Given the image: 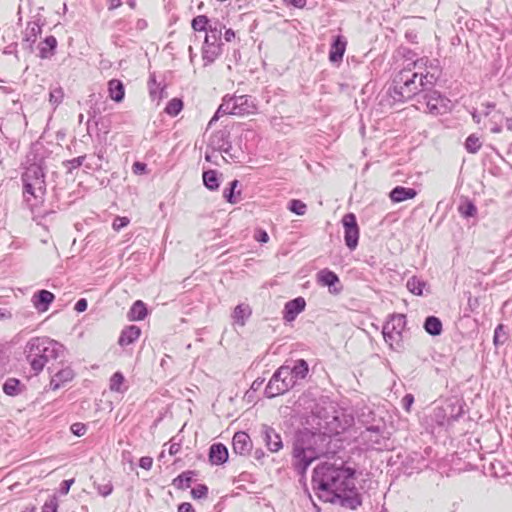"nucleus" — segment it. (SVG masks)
Segmentation results:
<instances>
[{
    "label": "nucleus",
    "instance_id": "obj_1",
    "mask_svg": "<svg viewBox=\"0 0 512 512\" xmlns=\"http://www.w3.org/2000/svg\"><path fill=\"white\" fill-rule=\"evenodd\" d=\"M438 67L430 65L429 69L425 68V73L412 71L410 68H403L399 71L390 87V95L395 101H405L415 95H423L437 81L439 74Z\"/></svg>",
    "mask_w": 512,
    "mask_h": 512
},
{
    "label": "nucleus",
    "instance_id": "obj_2",
    "mask_svg": "<svg viewBox=\"0 0 512 512\" xmlns=\"http://www.w3.org/2000/svg\"><path fill=\"white\" fill-rule=\"evenodd\" d=\"M354 473L350 469L336 467L330 463H322L314 469L312 484L319 491V497L325 501L332 500L334 495L350 490L353 486Z\"/></svg>",
    "mask_w": 512,
    "mask_h": 512
},
{
    "label": "nucleus",
    "instance_id": "obj_3",
    "mask_svg": "<svg viewBox=\"0 0 512 512\" xmlns=\"http://www.w3.org/2000/svg\"><path fill=\"white\" fill-rule=\"evenodd\" d=\"M65 350L63 344L48 337L31 338L25 347L26 359L35 375L46 365L63 364Z\"/></svg>",
    "mask_w": 512,
    "mask_h": 512
},
{
    "label": "nucleus",
    "instance_id": "obj_4",
    "mask_svg": "<svg viewBox=\"0 0 512 512\" xmlns=\"http://www.w3.org/2000/svg\"><path fill=\"white\" fill-rule=\"evenodd\" d=\"M326 439L325 435L310 431L297 435L293 444V465L299 474H304L315 459L327 454L324 449Z\"/></svg>",
    "mask_w": 512,
    "mask_h": 512
},
{
    "label": "nucleus",
    "instance_id": "obj_5",
    "mask_svg": "<svg viewBox=\"0 0 512 512\" xmlns=\"http://www.w3.org/2000/svg\"><path fill=\"white\" fill-rule=\"evenodd\" d=\"M23 185V198L26 204L33 209L44 202L46 194V181L44 168L40 163H31L21 175Z\"/></svg>",
    "mask_w": 512,
    "mask_h": 512
},
{
    "label": "nucleus",
    "instance_id": "obj_6",
    "mask_svg": "<svg viewBox=\"0 0 512 512\" xmlns=\"http://www.w3.org/2000/svg\"><path fill=\"white\" fill-rule=\"evenodd\" d=\"M257 110L255 99L249 95H226L218 107L215 115L210 121H216L220 115L231 114L236 116H245L254 114Z\"/></svg>",
    "mask_w": 512,
    "mask_h": 512
},
{
    "label": "nucleus",
    "instance_id": "obj_7",
    "mask_svg": "<svg viewBox=\"0 0 512 512\" xmlns=\"http://www.w3.org/2000/svg\"><path fill=\"white\" fill-rule=\"evenodd\" d=\"M406 326L404 314H393L383 326L382 334L385 342L395 351L403 348V331Z\"/></svg>",
    "mask_w": 512,
    "mask_h": 512
},
{
    "label": "nucleus",
    "instance_id": "obj_8",
    "mask_svg": "<svg viewBox=\"0 0 512 512\" xmlns=\"http://www.w3.org/2000/svg\"><path fill=\"white\" fill-rule=\"evenodd\" d=\"M307 409H310L315 417L323 420L327 425L338 421L336 405L334 402L330 401L328 397L321 396L316 400H312L311 404L307 406Z\"/></svg>",
    "mask_w": 512,
    "mask_h": 512
},
{
    "label": "nucleus",
    "instance_id": "obj_9",
    "mask_svg": "<svg viewBox=\"0 0 512 512\" xmlns=\"http://www.w3.org/2000/svg\"><path fill=\"white\" fill-rule=\"evenodd\" d=\"M426 109L432 115H440L448 111L450 100L442 96L438 91H428L420 95Z\"/></svg>",
    "mask_w": 512,
    "mask_h": 512
},
{
    "label": "nucleus",
    "instance_id": "obj_10",
    "mask_svg": "<svg viewBox=\"0 0 512 512\" xmlns=\"http://www.w3.org/2000/svg\"><path fill=\"white\" fill-rule=\"evenodd\" d=\"M59 365L60 364L52 363L47 367L51 376L50 387L52 390L59 389L74 378V371L69 366L59 368Z\"/></svg>",
    "mask_w": 512,
    "mask_h": 512
},
{
    "label": "nucleus",
    "instance_id": "obj_11",
    "mask_svg": "<svg viewBox=\"0 0 512 512\" xmlns=\"http://www.w3.org/2000/svg\"><path fill=\"white\" fill-rule=\"evenodd\" d=\"M342 224L344 227L345 244L350 250H354L359 240V228L355 215L352 213L346 214L342 219Z\"/></svg>",
    "mask_w": 512,
    "mask_h": 512
},
{
    "label": "nucleus",
    "instance_id": "obj_12",
    "mask_svg": "<svg viewBox=\"0 0 512 512\" xmlns=\"http://www.w3.org/2000/svg\"><path fill=\"white\" fill-rule=\"evenodd\" d=\"M229 136H230V133L225 129L215 131L210 136L209 143H208V149L223 152L226 155L231 156L229 152H230L232 146L229 141Z\"/></svg>",
    "mask_w": 512,
    "mask_h": 512
},
{
    "label": "nucleus",
    "instance_id": "obj_13",
    "mask_svg": "<svg viewBox=\"0 0 512 512\" xmlns=\"http://www.w3.org/2000/svg\"><path fill=\"white\" fill-rule=\"evenodd\" d=\"M54 300V293L46 289L36 291L31 298L32 305L38 313H44L48 311Z\"/></svg>",
    "mask_w": 512,
    "mask_h": 512
},
{
    "label": "nucleus",
    "instance_id": "obj_14",
    "mask_svg": "<svg viewBox=\"0 0 512 512\" xmlns=\"http://www.w3.org/2000/svg\"><path fill=\"white\" fill-rule=\"evenodd\" d=\"M362 438L369 447L377 450L387 448V439L380 433L378 426H370L362 433Z\"/></svg>",
    "mask_w": 512,
    "mask_h": 512
},
{
    "label": "nucleus",
    "instance_id": "obj_15",
    "mask_svg": "<svg viewBox=\"0 0 512 512\" xmlns=\"http://www.w3.org/2000/svg\"><path fill=\"white\" fill-rule=\"evenodd\" d=\"M317 282L322 286H327L332 294H338L341 291V287L336 286L340 282L339 277L329 269H323L317 273Z\"/></svg>",
    "mask_w": 512,
    "mask_h": 512
},
{
    "label": "nucleus",
    "instance_id": "obj_16",
    "mask_svg": "<svg viewBox=\"0 0 512 512\" xmlns=\"http://www.w3.org/2000/svg\"><path fill=\"white\" fill-rule=\"evenodd\" d=\"M261 434L267 448L271 452H278L282 448V440L280 435L270 426L262 425Z\"/></svg>",
    "mask_w": 512,
    "mask_h": 512
},
{
    "label": "nucleus",
    "instance_id": "obj_17",
    "mask_svg": "<svg viewBox=\"0 0 512 512\" xmlns=\"http://www.w3.org/2000/svg\"><path fill=\"white\" fill-rule=\"evenodd\" d=\"M233 451L239 455H247L252 450L250 436L243 431L236 432L232 440Z\"/></svg>",
    "mask_w": 512,
    "mask_h": 512
},
{
    "label": "nucleus",
    "instance_id": "obj_18",
    "mask_svg": "<svg viewBox=\"0 0 512 512\" xmlns=\"http://www.w3.org/2000/svg\"><path fill=\"white\" fill-rule=\"evenodd\" d=\"M306 306V302L303 297H297L293 300L288 301L285 304L283 311V318L287 322L294 321L295 318L300 314Z\"/></svg>",
    "mask_w": 512,
    "mask_h": 512
},
{
    "label": "nucleus",
    "instance_id": "obj_19",
    "mask_svg": "<svg viewBox=\"0 0 512 512\" xmlns=\"http://www.w3.org/2000/svg\"><path fill=\"white\" fill-rule=\"evenodd\" d=\"M353 487L354 485L350 490L342 492L340 495H334L331 501H334V498H337L341 506L352 510L357 509L361 505L362 501L359 494L352 492Z\"/></svg>",
    "mask_w": 512,
    "mask_h": 512
},
{
    "label": "nucleus",
    "instance_id": "obj_20",
    "mask_svg": "<svg viewBox=\"0 0 512 512\" xmlns=\"http://www.w3.org/2000/svg\"><path fill=\"white\" fill-rule=\"evenodd\" d=\"M346 46V39L341 35L336 36L331 44L329 60L333 63L342 61Z\"/></svg>",
    "mask_w": 512,
    "mask_h": 512
},
{
    "label": "nucleus",
    "instance_id": "obj_21",
    "mask_svg": "<svg viewBox=\"0 0 512 512\" xmlns=\"http://www.w3.org/2000/svg\"><path fill=\"white\" fill-rule=\"evenodd\" d=\"M43 23L40 19L28 22L23 41L27 44V47L32 50L33 44L36 42L38 35L42 32Z\"/></svg>",
    "mask_w": 512,
    "mask_h": 512
},
{
    "label": "nucleus",
    "instance_id": "obj_22",
    "mask_svg": "<svg viewBox=\"0 0 512 512\" xmlns=\"http://www.w3.org/2000/svg\"><path fill=\"white\" fill-rule=\"evenodd\" d=\"M209 460L213 465L224 464L228 460V450L221 443L212 444L209 449Z\"/></svg>",
    "mask_w": 512,
    "mask_h": 512
},
{
    "label": "nucleus",
    "instance_id": "obj_23",
    "mask_svg": "<svg viewBox=\"0 0 512 512\" xmlns=\"http://www.w3.org/2000/svg\"><path fill=\"white\" fill-rule=\"evenodd\" d=\"M417 196V191L414 188H407L403 186H396L389 193V198L393 203H400Z\"/></svg>",
    "mask_w": 512,
    "mask_h": 512
},
{
    "label": "nucleus",
    "instance_id": "obj_24",
    "mask_svg": "<svg viewBox=\"0 0 512 512\" xmlns=\"http://www.w3.org/2000/svg\"><path fill=\"white\" fill-rule=\"evenodd\" d=\"M57 48V39L53 35H49L39 44V57L41 59L51 58Z\"/></svg>",
    "mask_w": 512,
    "mask_h": 512
},
{
    "label": "nucleus",
    "instance_id": "obj_25",
    "mask_svg": "<svg viewBox=\"0 0 512 512\" xmlns=\"http://www.w3.org/2000/svg\"><path fill=\"white\" fill-rule=\"evenodd\" d=\"M25 385L17 378L10 377L5 380L2 390L7 396L15 397L25 390Z\"/></svg>",
    "mask_w": 512,
    "mask_h": 512
},
{
    "label": "nucleus",
    "instance_id": "obj_26",
    "mask_svg": "<svg viewBox=\"0 0 512 512\" xmlns=\"http://www.w3.org/2000/svg\"><path fill=\"white\" fill-rule=\"evenodd\" d=\"M288 371L292 374L297 381L306 378L309 372L308 363L304 359H298L293 362V365H288Z\"/></svg>",
    "mask_w": 512,
    "mask_h": 512
},
{
    "label": "nucleus",
    "instance_id": "obj_27",
    "mask_svg": "<svg viewBox=\"0 0 512 512\" xmlns=\"http://www.w3.org/2000/svg\"><path fill=\"white\" fill-rule=\"evenodd\" d=\"M109 96L115 102H120L125 97V87L122 81L118 79H111L108 82Z\"/></svg>",
    "mask_w": 512,
    "mask_h": 512
},
{
    "label": "nucleus",
    "instance_id": "obj_28",
    "mask_svg": "<svg viewBox=\"0 0 512 512\" xmlns=\"http://www.w3.org/2000/svg\"><path fill=\"white\" fill-rule=\"evenodd\" d=\"M221 54V45H203L202 48V59L204 61V65H209L213 63L218 56Z\"/></svg>",
    "mask_w": 512,
    "mask_h": 512
},
{
    "label": "nucleus",
    "instance_id": "obj_29",
    "mask_svg": "<svg viewBox=\"0 0 512 512\" xmlns=\"http://www.w3.org/2000/svg\"><path fill=\"white\" fill-rule=\"evenodd\" d=\"M125 21H119L115 25V31L112 35L113 43L118 47H125L128 42V37L125 31Z\"/></svg>",
    "mask_w": 512,
    "mask_h": 512
},
{
    "label": "nucleus",
    "instance_id": "obj_30",
    "mask_svg": "<svg viewBox=\"0 0 512 512\" xmlns=\"http://www.w3.org/2000/svg\"><path fill=\"white\" fill-rule=\"evenodd\" d=\"M240 182L238 180H233L230 182L229 188L224 189L223 197L230 204H236L240 201L241 190L238 189Z\"/></svg>",
    "mask_w": 512,
    "mask_h": 512
},
{
    "label": "nucleus",
    "instance_id": "obj_31",
    "mask_svg": "<svg viewBox=\"0 0 512 512\" xmlns=\"http://www.w3.org/2000/svg\"><path fill=\"white\" fill-rule=\"evenodd\" d=\"M165 88V86H161L160 84L156 83L154 76L150 77L149 94L153 101H157V103H159L163 98L167 97Z\"/></svg>",
    "mask_w": 512,
    "mask_h": 512
},
{
    "label": "nucleus",
    "instance_id": "obj_32",
    "mask_svg": "<svg viewBox=\"0 0 512 512\" xmlns=\"http://www.w3.org/2000/svg\"><path fill=\"white\" fill-rule=\"evenodd\" d=\"M148 314V310L144 302L137 300L130 307V321L143 320Z\"/></svg>",
    "mask_w": 512,
    "mask_h": 512
},
{
    "label": "nucleus",
    "instance_id": "obj_33",
    "mask_svg": "<svg viewBox=\"0 0 512 512\" xmlns=\"http://www.w3.org/2000/svg\"><path fill=\"white\" fill-rule=\"evenodd\" d=\"M424 329L430 335L437 336L442 332V323L439 318L435 316H429L424 322Z\"/></svg>",
    "mask_w": 512,
    "mask_h": 512
},
{
    "label": "nucleus",
    "instance_id": "obj_34",
    "mask_svg": "<svg viewBox=\"0 0 512 512\" xmlns=\"http://www.w3.org/2000/svg\"><path fill=\"white\" fill-rule=\"evenodd\" d=\"M195 472L186 471L181 473L177 478L173 480V485L179 489H186L191 486L192 481L194 480Z\"/></svg>",
    "mask_w": 512,
    "mask_h": 512
},
{
    "label": "nucleus",
    "instance_id": "obj_35",
    "mask_svg": "<svg viewBox=\"0 0 512 512\" xmlns=\"http://www.w3.org/2000/svg\"><path fill=\"white\" fill-rule=\"evenodd\" d=\"M222 29L217 26H209L205 35L204 44L206 45H222L221 44Z\"/></svg>",
    "mask_w": 512,
    "mask_h": 512
},
{
    "label": "nucleus",
    "instance_id": "obj_36",
    "mask_svg": "<svg viewBox=\"0 0 512 512\" xmlns=\"http://www.w3.org/2000/svg\"><path fill=\"white\" fill-rule=\"evenodd\" d=\"M425 286H426V282L416 276L409 278L406 283L407 289L411 293H413L417 296H420L423 294V289Z\"/></svg>",
    "mask_w": 512,
    "mask_h": 512
},
{
    "label": "nucleus",
    "instance_id": "obj_37",
    "mask_svg": "<svg viewBox=\"0 0 512 512\" xmlns=\"http://www.w3.org/2000/svg\"><path fill=\"white\" fill-rule=\"evenodd\" d=\"M203 183L207 189L215 191L219 188L218 175L215 170H208L203 173Z\"/></svg>",
    "mask_w": 512,
    "mask_h": 512
},
{
    "label": "nucleus",
    "instance_id": "obj_38",
    "mask_svg": "<svg viewBox=\"0 0 512 512\" xmlns=\"http://www.w3.org/2000/svg\"><path fill=\"white\" fill-rule=\"evenodd\" d=\"M250 315H251V309L249 308L248 305H243V304L237 305L233 312V318L240 325H244L245 320Z\"/></svg>",
    "mask_w": 512,
    "mask_h": 512
},
{
    "label": "nucleus",
    "instance_id": "obj_39",
    "mask_svg": "<svg viewBox=\"0 0 512 512\" xmlns=\"http://www.w3.org/2000/svg\"><path fill=\"white\" fill-rule=\"evenodd\" d=\"M183 109V101L180 98L171 99L165 107V112L172 117L177 116Z\"/></svg>",
    "mask_w": 512,
    "mask_h": 512
},
{
    "label": "nucleus",
    "instance_id": "obj_40",
    "mask_svg": "<svg viewBox=\"0 0 512 512\" xmlns=\"http://www.w3.org/2000/svg\"><path fill=\"white\" fill-rule=\"evenodd\" d=\"M481 146L482 142L480 141V138L475 134L469 135L465 141V148L467 152L472 154L477 153L480 150Z\"/></svg>",
    "mask_w": 512,
    "mask_h": 512
},
{
    "label": "nucleus",
    "instance_id": "obj_41",
    "mask_svg": "<svg viewBox=\"0 0 512 512\" xmlns=\"http://www.w3.org/2000/svg\"><path fill=\"white\" fill-rule=\"evenodd\" d=\"M283 393H285V391L282 389L281 382H274L272 385V380H269L265 388V395L267 398H274Z\"/></svg>",
    "mask_w": 512,
    "mask_h": 512
},
{
    "label": "nucleus",
    "instance_id": "obj_42",
    "mask_svg": "<svg viewBox=\"0 0 512 512\" xmlns=\"http://www.w3.org/2000/svg\"><path fill=\"white\" fill-rule=\"evenodd\" d=\"M86 159V155L78 156L73 159L65 160L63 166L67 169L68 173H72L75 169L81 167Z\"/></svg>",
    "mask_w": 512,
    "mask_h": 512
},
{
    "label": "nucleus",
    "instance_id": "obj_43",
    "mask_svg": "<svg viewBox=\"0 0 512 512\" xmlns=\"http://www.w3.org/2000/svg\"><path fill=\"white\" fill-rule=\"evenodd\" d=\"M125 381L123 373L117 371L110 378V390L115 392L121 391V386Z\"/></svg>",
    "mask_w": 512,
    "mask_h": 512
},
{
    "label": "nucleus",
    "instance_id": "obj_44",
    "mask_svg": "<svg viewBox=\"0 0 512 512\" xmlns=\"http://www.w3.org/2000/svg\"><path fill=\"white\" fill-rule=\"evenodd\" d=\"M288 209L296 215H304L307 211V206L304 202L298 199H293L289 202Z\"/></svg>",
    "mask_w": 512,
    "mask_h": 512
},
{
    "label": "nucleus",
    "instance_id": "obj_45",
    "mask_svg": "<svg viewBox=\"0 0 512 512\" xmlns=\"http://www.w3.org/2000/svg\"><path fill=\"white\" fill-rule=\"evenodd\" d=\"M208 22H209V19L207 18V16L199 15V16L195 17L192 20V28L195 31H199V32L205 31V32H207L208 31V28H207Z\"/></svg>",
    "mask_w": 512,
    "mask_h": 512
},
{
    "label": "nucleus",
    "instance_id": "obj_46",
    "mask_svg": "<svg viewBox=\"0 0 512 512\" xmlns=\"http://www.w3.org/2000/svg\"><path fill=\"white\" fill-rule=\"evenodd\" d=\"M459 212L465 218L473 217L477 213V208L472 202L467 201L459 206Z\"/></svg>",
    "mask_w": 512,
    "mask_h": 512
},
{
    "label": "nucleus",
    "instance_id": "obj_47",
    "mask_svg": "<svg viewBox=\"0 0 512 512\" xmlns=\"http://www.w3.org/2000/svg\"><path fill=\"white\" fill-rule=\"evenodd\" d=\"M64 97V92L61 87L55 88L49 93V101L55 107L58 106Z\"/></svg>",
    "mask_w": 512,
    "mask_h": 512
},
{
    "label": "nucleus",
    "instance_id": "obj_48",
    "mask_svg": "<svg viewBox=\"0 0 512 512\" xmlns=\"http://www.w3.org/2000/svg\"><path fill=\"white\" fill-rule=\"evenodd\" d=\"M506 339H507V337H506V333L504 332L503 325L499 324L495 328V331H494L493 341H494L495 346H499V345L504 344Z\"/></svg>",
    "mask_w": 512,
    "mask_h": 512
},
{
    "label": "nucleus",
    "instance_id": "obj_49",
    "mask_svg": "<svg viewBox=\"0 0 512 512\" xmlns=\"http://www.w3.org/2000/svg\"><path fill=\"white\" fill-rule=\"evenodd\" d=\"M286 367L288 368V365H286ZM286 376H283V380H282V383H281V386H282V389H284L285 392H287L288 390H290L291 388H293L296 383H297V380L292 377V374L287 370V374L285 373Z\"/></svg>",
    "mask_w": 512,
    "mask_h": 512
},
{
    "label": "nucleus",
    "instance_id": "obj_50",
    "mask_svg": "<svg viewBox=\"0 0 512 512\" xmlns=\"http://www.w3.org/2000/svg\"><path fill=\"white\" fill-rule=\"evenodd\" d=\"M41 512H58V500L55 496L50 497L42 506Z\"/></svg>",
    "mask_w": 512,
    "mask_h": 512
},
{
    "label": "nucleus",
    "instance_id": "obj_51",
    "mask_svg": "<svg viewBox=\"0 0 512 512\" xmlns=\"http://www.w3.org/2000/svg\"><path fill=\"white\" fill-rule=\"evenodd\" d=\"M208 488L206 485L199 484L191 490L194 499H201L207 496Z\"/></svg>",
    "mask_w": 512,
    "mask_h": 512
},
{
    "label": "nucleus",
    "instance_id": "obj_52",
    "mask_svg": "<svg viewBox=\"0 0 512 512\" xmlns=\"http://www.w3.org/2000/svg\"><path fill=\"white\" fill-rule=\"evenodd\" d=\"M70 430H71L72 434H74L75 436L80 437V436H83L86 433L87 427L83 423L76 422V423H73L71 425Z\"/></svg>",
    "mask_w": 512,
    "mask_h": 512
},
{
    "label": "nucleus",
    "instance_id": "obj_53",
    "mask_svg": "<svg viewBox=\"0 0 512 512\" xmlns=\"http://www.w3.org/2000/svg\"><path fill=\"white\" fill-rule=\"evenodd\" d=\"M285 373L287 374V367L286 365H282L280 366L275 372L274 374L272 375L271 379L272 380V385L274 384V382H281L282 383V380H283V376H286Z\"/></svg>",
    "mask_w": 512,
    "mask_h": 512
},
{
    "label": "nucleus",
    "instance_id": "obj_54",
    "mask_svg": "<svg viewBox=\"0 0 512 512\" xmlns=\"http://www.w3.org/2000/svg\"><path fill=\"white\" fill-rule=\"evenodd\" d=\"M128 225V217H116L112 223V227L115 231H119Z\"/></svg>",
    "mask_w": 512,
    "mask_h": 512
},
{
    "label": "nucleus",
    "instance_id": "obj_55",
    "mask_svg": "<svg viewBox=\"0 0 512 512\" xmlns=\"http://www.w3.org/2000/svg\"><path fill=\"white\" fill-rule=\"evenodd\" d=\"M132 170L136 175H143L148 173L147 165L142 162H135L132 166Z\"/></svg>",
    "mask_w": 512,
    "mask_h": 512
},
{
    "label": "nucleus",
    "instance_id": "obj_56",
    "mask_svg": "<svg viewBox=\"0 0 512 512\" xmlns=\"http://www.w3.org/2000/svg\"><path fill=\"white\" fill-rule=\"evenodd\" d=\"M413 403L414 396L412 394H406L402 399V406L407 412H410Z\"/></svg>",
    "mask_w": 512,
    "mask_h": 512
},
{
    "label": "nucleus",
    "instance_id": "obj_57",
    "mask_svg": "<svg viewBox=\"0 0 512 512\" xmlns=\"http://www.w3.org/2000/svg\"><path fill=\"white\" fill-rule=\"evenodd\" d=\"M88 307V302L85 298H80L77 300L74 306V310L78 313L86 311Z\"/></svg>",
    "mask_w": 512,
    "mask_h": 512
},
{
    "label": "nucleus",
    "instance_id": "obj_58",
    "mask_svg": "<svg viewBox=\"0 0 512 512\" xmlns=\"http://www.w3.org/2000/svg\"><path fill=\"white\" fill-rule=\"evenodd\" d=\"M153 464V459L149 456H144L139 460V466L145 470H150Z\"/></svg>",
    "mask_w": 512,
    "mask_h": 512
},
{
    "label": "nucleus",
    "instance_id": "obj_59",
    "mask_svg": "<svg viewBox=\"0 0 512 512\" xmlns=\"http://www.w3.org/2000/svg\"><path fill=\"white\" fill-rule=\"evenodd\" d=\"M98 489V493L104 497L108 496L111 494L112 490H113V487L110 483H107V484H104V485H99L97 487Z\"/></svg>",
    "mask_w": 512,
    "mask_h": 512
},
{
    "label": "nucleus",
    "instance_id": "obj_60",
    "mask_svg": "<svg viewBox=\"0 0 512 512\" xmlns=\"http://www.w3.org/2000/svg\"><path fill=\"white\" fill-rule=\"evenodd\" d=\"M141 335V329L136 325H130V343L138 339Z\"/></svg>",
    "mask_w": 512,
    "mask_h": 512
},
{
    "label": "nucleus",
    "instance_id": "obj_61",
    "mask_svg": "<svg viewBox=\"0 0 512 512\" xmlns=\"http://www.w3.org/2000/svg\"><path fill=\"white\" fill-rule=\"evenodd\" d=\"M118 343L121 347H124L128 344V326L122 329Z\"/></svg>",
    "mask_w": 512,
    "mask_h": 512
},
{
    "label": "nucleus",
    "instance_id": "obj_62",
    "mask_svg": "<svg viewBox=\"0 0 512 512\" xmlns=\"http://www.w3.org/2000/svg\"><path fill=\"white\" fill-rule=\"evenodd\" d=\"M73 483H74V479L63 480L60 484V492L62 494H67Z\"/></svg>",
    "mask_w": 512,
    "mask_h": 512
},
{
    "label": "nucleus",
    "instance_id": "obj_63",
    "mask_svg": "<svg viewBox=\"0 0 512 512\" xmlns=\"http://www.w3.org/2000/svg\"><path fill=\"white\" fill-rule=\"evenodd\" d=\"M255 239L258 241V242H261V243H266L268 242L269 240V236L267 234L266 231L264 230H258L255 234Z\"/></svg>",
    "mask_w": 512,
    "mask_h": 512
},
{
    "label": "nucleus",
    "instance_id": "obj_64",
    "mask_svg": "<svg viewBox=\"0 0 512 512\" xmlns=\"http://www.w3.org/2000/svg\"><path fill=\"white\" fill-rule=\"evenodd\" d=\"M178 512H195V510L190 503L184 502L178 506Z\"/></svg>",
    "mask_w": 512,
    "mask_h": 512
}]
</instances>
